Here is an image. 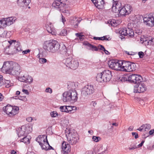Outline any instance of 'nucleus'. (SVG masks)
Here are the masks:
<instances>
[{"mask_svg": "<svg viewBox=\"0 0 154 154\" xmlns=\"http://www.w3.org/2000/svg\"><path fill=\"white\" fill-rule=\"evenodd\" d=\"M127 35L126 36L128 37H132L135 36V34L134 33L133 30L130 28H126V30Z\"/></svg>", "mask_w": 154, "mask_h": 154, "instance_id": "obj_30", "label": "nucleus"}, {"mask_svg": "<svg viewBox=\"0 0 154 154\" xmlns=\"http://www.w3.org/2000/svg\"><path fill=\"white\" fill-rule=\"evenodd\" d=\"M75 35L77 37H81L82 36H84V35L82 34V33H75Z\"/></svg>", "mask_w": 154, "mask_h": 154, "instance_id": "obj_59", "label": "nucleus"}, {"mask_svg": "<svg viewBox=\"0 0 154 154\" xmlns=\"http://www.w3.org/2000/svg\"><path fill=\"white\" fill-rule=\"evenodd\" d=\"M132 135L133 136H134V137L135 139H137L138 138V134L136 132H132Z\"/></svg>", "mask_w": 154, "mask_h": 154, "instance_id": "obj_52", "label": "nucleus"}, {"mask_svg": "<svg viewBox=\"0 0 154 154\" xmlns=\"http://www.w3.org/2000/svg\"><path fill=\"white\" fill-rule=\"evenodd\" d=\"M47 137H46L45 138V136L39 135L36 139V141L39 143V145L41 144L42 145V143L46 141L45 140Z\"/></svg>", "mask_w": 154, "mask_h": 154, "instance_id": "obj_29", "label": "nucleus"}, {"mask_svg": "<svg viewBox=\"0 0 154 154\" xmlns=\"http://www.w3.org/2000/svg\"><path fill=\"white\" fill-rule=\"evenodd\" d=\"M10 45H13L14 46V52L17 53L22 51L21 46L20 45V43L18 42H16V41L14 40H12L10 41H8Z\"/></svg>", "mask_w": 154, "mask_h": 154, "instance_id": "obj_15", "label": "nucleus"}, {"mask_svg": "<svg viewBox=\"0 0 154 154\" xmlns=\"http://www.w3.org/2000/svg\"><path fill=\"white\" fill-rule=\"evenodd\" d=\"M59 52L61 54H64L66 53L67 49L66 47L64 45L62 46L61 48L59 47Z\"/></svg>", "mask_w": 154, "mask_h": 154, "instance_id": "obj_36", "label": "nucleus"}, {"mask_svg": "<svg viewBox=\"0 0 154 154\" xmlns=\"http://www.w3.org/2000/svg\"><path fill=\"white\" fill-rule=\"evenodd\" d=\"M142 78L139 75L136 74H131L128 76V81L131 83L134 84H139L142 82Z\"/></svg>", "mask_w": 154, "mask_h": 154, "instance_id": "obj_11", "label": "nucleus"}, {"mask_svg": "<svg viewBox=\"0 0 154 154\" xmlns=\"http://www.w3.org/2000/svg\"><path fill=\"white\" fill-rule=\"evenodd\" d=\"M22 128L24 130L27 135L32 131V127L27 125L22 126Z\"/></svg>", "mask_w": 154, "mask_h": 154, "instance_id": "obj_31", "label": "nucleus"}, {"mask_svg": "<svg viewBox=\"0 0 154 154\" xmlns=\"http://www.w3.org/2000/svg\"><path fill=\"white\" fill-rule=\"evenodd\" d=\"M143 20L144 23L146 25L150 26L154 25V18L152 15L144 17Z\"/></svg>", "mask_w": 154, "mask_h": 154, "instance_id": "obj_17", "label": "nucleus"}, {"mask_svg": "<svg viewBox=\"0 0 154 154\" xmlns=\"http://www.w3.org/2000/svg\"><path fill=\"white\" fill-rule=\"evenodd\" d=\"M20 66L18 64L14 63V66L11 69V72L9 74L14 75H18L20 74Z\"/></svg>", "mask_w": 154, "mask_h": 154, "instance_id": "obj_16", "label": "nucleus"}, {"mask_svg": "<svg viewBox=\"0 0 154 154\" xmlns=\"http://www.w3.org/2000/svg\"><path fill=\"white\" fill-rule=\"evenodd\" d=\"M143 125L141 126L139 128L137 129V130L139 131H141L143 130H144V128H143Z\"/></svg>", "mask_w": 154, "mask_h": 154, "instance_id": "obj_62", "label": "nucleus"}, {"mask_svg": "<svg viewBox=\"0 0 154 154\" xmlns=\"http://www.w3.org/2000/svg\"><path fill=\"white\" fill-rule=\"evenodd\" d=\"M33 81L32 78L30 76H26V80L25 82L29 84L31 83Z\"/></svg>", "mask_w": 154, "mask_h": 154, "instance_id": "obj_39", "label": "nucleus"}, {"mask_svg": "<svg viewBox=\"0 0 154 154\" xmlns=\"http://www.w3.org/2000/svg\"><path fill=\"white\" fill-rule=\"evenodd\" d=\"M44 53V52H42V53H39L37 56V57H38L39 59L40 58H44L46 56V54H43Z\"/></svg>", "mask_w": 154, "mask_h": 154, "instance_id": "obj_45", "label": "nucleus"}, {"mask_svg": "<svg viewBox=\"0 0 154 154\" xmlns=\"http://www.w3.org/2000/svg\"><path fill=\"white\" fill-rule=\"evenodd\" d=\"M26 76L25 77L23 75V76H22L20 77H19L18 78V79L19 81L21 82H25V81L26 80Z\"/></svg>", "mask_w": 154, "mask_h": 154, "instance_id": "obj_49", "label": "nucleus"}, {"mask_svg": "<svg viewBox=\"0 0 154 154\" xmlns=\"http://www.w3.org/2000/svg\"><path fill=\"white\" fill-rule=\"evenodd\" d=\"M97 105V103L95 101H92L91 103V106H92L94 107H95Z\"/></svg>", "mask_w": 154, "mask_h": 154, "instance_id": "obj_60", "label": "nucleus"}, {"mask_svg": "<svg viewBox=\"0 0 154 154\" xmlns=\"http://www.w3.org/2000/svg\"><path fill=\"white\" fill-rule=\"evenodd\" d=\"M81 21V20H79L78 18L75 17H72V19H71V23L75 26V28H77L79 24Z\"/></svg>", "mask_w": 154, "mask_h": 154, "instance_id": "obj_28", "label": "nucleus"}, {"mask_svg": "<svg viewBox=\"0 0 154 154\" xmlns=\"http://www.w3.org/2000/svg\"><path fill=\"white\" fill-rule=\"evenodd\" d=\"M42 149L45 150L46 151L48 150V147H49V144L48 143L47 138H46V140L44 143L40 145Z\"/></svg>", "mask_w": 154, "mask_h": 154, "instance_id": "obj_32", "label": "nucleus"}, {"mask_svg": "<svg viewBox=\"0 0 154 154\" xmlns=\"http://www.w3.org/2000/svg\"><path fill=\"white\" fill-rule=\"evenodd\" d=\"M143 126L146 127V129L149 130L151 128V125L149 124H145L143 125Z\"/></svg>", "mask_w": 154, "mask_h": 154, "instance_id": "obj_51", "label": "nucleus"}, {"mask_svg": "<svg viewBox=\"0 0 154 154\" xmlns=\"http://www.w3.org/2000/svg\"><path fill=\"white\" fill-rule=\"evenodd\" d=\"M117 9V10H118V12L112 11L115 13H119L120 15L121 16L128 15L131 13L132 11V8L129 5H125L122 8L121 6H120V7H119Z\"/></svg>", "mask_w": 154, "mask_h": 154, "instance_id": "obj_7", "label": "nucleus"}, {"mask_svg": "<svg viewBox=\"0 0 154 154\" xmlns=\"http://www.w3.org/2000/svg\"><path fill=\"white\" fill-rule=\"evenodd\" d=\"M50 115L52 117L54 118L57 116L58 114L56 111H53L51 112Z\"/></svg>", "mask_w": 154, "mask_h": 154, "instance_id": "obj_44", "label": "nucleus"}, {"mask_svg": "<svg viewBox=\"0 0 154 154\" xmlns=\"http://www.w3.org/2000/svg\"><path fill=\"white\" fill-rule=\"evenodd\" d=\"M20 142H23L25 143H30L29 139L27 137V136L23 137L20 138Z\"/></svg>", "mask_w": 154, "mask_h": 154, "instance_id": "obj_34", "label": "nucleus"}, {"mask_svg": "<svg viewBox=\"0 0 154 154\" xmlns=\"http://www.w3.org/2000/svg\"><path fill=\"white\" fill-rule=\"evenodd\" d=\"M78 85L74 82H69L68 83L67 88L69 90H76L75 89L78 87Z\"/></svg>", "mask_w": 154, "mask_h": 154, "instance_id": "obj_26", "label": "nucleus"}, {"mask_svg": "<svg viewBox=\"0 0 154 154\" xmlns=\"http://www.w3.org/2000/svg\"><path fill=\"white\" fill-rule=\"evenodd\" d=\"M122 61L112 60H110L108 63L109 66L113 69L121 70Z\"/></svg>", "mask_w": 154, "mask_h": 154, "instance_id": "obj_6", "label": "nucleus"}, {"mask_svg": "<svg viewBox=\"0 0 154 154\" xmlns=\"http://www.w3.org/2000/svg\"><path fill=\"white\" fill-rule=\"evenodd\" d=\"M67 34V30L65 29L62 30L60 33V35L62 36L66 35Z\"/></svg>", "mask_w": 154, "mask_h": 154, "instance_id": "obj_43", "label": "nucleus"}, {"mask_svg": "<svg viewBox=\"0 0 154 154\" xmlns=\"http://www.w3.org/2000/svg\"><path fill=\"white\" fill-rule=\"evenodd\" d=\"M112 77L111 71L108 70H105L97 74L96 79L100 82H109Z\"/></svg>", "mask_w": 154, "mask_h": 154, "instance_id": "obj_3", "label": "nucleus"}, {"mask_svg": "<svg viewBox=\"0 0 154 154\" xmlns=\"http://www.w3.org/2000/svg\"><path fill=\"white\" fill-rule=\"evenodd\" d=\"M45 91L46 92H48L50 93H52V90L50 88H46V89L45 90Z\"/></svg>", "mask_w": 154, "mask_h": 154, "instance_id": "obj_55", "label": "nucleus"}, {"mask_svg": "<svg viewBox=\"0 0 154 154\" xmlns=\"http://www.w3.org/2000/svg\"><path fill=\"white\" fill-rule=\"evenodd\" d=\"M13 109L11 112L12 117L17 114L19 112V108L18 106H12Z\"/></svg>", "mask_w": 154, "mask_h": 154, "instance_id": "obj_33", "label": "nucleus"}, {"mask_svg": "<svg viewBox=\"0 0 154 154\" xmlns=\"http://www.w3.org/2000/svg\"><path fill=\"white\" fill-rule=\"evenodd\" d=\"M47 61V60L44 57L39 59V62L41 63H44L46 62Z\"/></svg>", "mask_w": 154, "mask_h": 154, "instance_id": "obj_50", "label": "nucleus"}, {"mask_svg": "<svg viewBox=\"0 0 154 154\" xmlns=\"http://www.w3.org/2000/svg\"><path fill=\"white\" fill-rule=\"evenodd\" d=\"M86 45L87 46L88 49L89 50L97 51L99 49H100L103 51L106 54H110L105 49L104 46L102 45H99L97 47L96 46L93 45L89 43H88Z\"/></svg>", "mask_w": 154, "mask_h": 154, "instance_id": "obj_12", "label": "nucleus"}, {"mask_svg": "<svg viewBox=\"0 0 154 154\" xmlns=\"http://www.w3.org/2000/svg\"><path fill=\"white\" fill-rule=\"evenodd\" d=\"M60 46V45L56 41H47L45 42L43 48L49 52L54 53L58 51Z\"/></svg>", "mask_w": 154, "mask_h": 154, "instance_id": "obj_2", "label": "nucleus"}, {"mask_svg": "<svg viewBox=\"0 0 154 154\" xmlns=\"http://www.w3.org/2000/svg\"><path fill=\"white\" fill-rule=\"evenodd\" d=\"M113 1L112 6V11H115L116 12H118V10H117V9L121 6V3L119 1V0H113Z\"/></svg>", "mask_w": 154, "mask_h": 154, "instance_id": "obj_20", "label": "nucleus"}, {"mask_svg": "<svg viewBox=\"0 0 154 154\" xmlns=\"http://www.w3.org/2000/svg\"><path fill=\"white\" fill-rule=\"evenodd\" d=\"M94 39L95 40H103V38L102 37H94Z\"/></svg>", "mask_w": 154, "mask_h": 154, "instance_id": "obj_56", "label": "nucleus"}, {"mask_svg": "<svg viewBox=\"0 0 154 154\" xmlns=\"http://www.w3.org/2000/svg\"><path fill=\"white\" fill-rule=\"evenodd\" d=\"M103 40H108L109 41L111 39L109 37L107 38V36H105L103 37Z\"/></svg>", "mask_w": 154, "mask_h": 154, "instance_id": "obj_53", "label": "nucleus"}, {"mask_svg": "<svg viewBox=\"0 0 154 154\" xmlns=\"http://www.w3.org/2000/svg\"><path fill=\"white\" fill-rule=\"evenodd\" d=\"M69 4V2L67 0H56L54 1L52 6L58 9L60 11H62V12L65 13L66 15H68L69 14V11L66 9L63 10V9H66V8H67Z\"/></svg>", "mask_w": 154, "mask_h": 154, "instance_id": "obj_1", "label": "nucleus"}, {"mask_svg": "<svg viewBox=\"0 0 154 154\" xmlns=\"http://www.w3.org/2000/svg\"><path fill=\"white\" fill-rule=\"evenodd\" d=\"M133 24H139L140 22V20L137 18V17H134L133 20Z\"/></svg>", "mask_w": 154, "mask_h": 154, "instance_id": "obj_46", "label": "nucleus"}, {"mask_svg": "<svg viewBox=\"0 0 154 154\" xmlns=\"http://www.w3.org/2000/svg\"><path fill=\"white\" fill-rule=\"evenodd\" d=\"M62 62L66 66L73 70L77 69L79 65L78 60L72 59V57H69L64 59Z\"/></svg>", "mask_w": 154, "mask_h": 154, "instance_id": "obj_4", "label": "nucleus"}, {"mask_svg": "<svg viewBox=\"0 0 154 154\" xmlns=\"http://www.w3.org/2000/svg\"><path fill=\"white\" fill-rule=\"evenodd\" d=\"M61 148L63 153H68L70 151V146L66 142L64 141L62 143Z\"/></svg>", "mask_w": 154, "mask_h": 154, "instance_id": "obj_19", "label": "nucleus"}, {"mask_svg": "<svg viewBox=\"0 0 154 154\" xmlns=\"http://www.w3.org/2000/svg\"><path fill=\"white\" fill-rule=\"evenodd\" d=\"M22 91L23 93L27 95H29V93L27 90L23 89Z\"/></svg>", "mask_w": 154, "mask_h": 154, "instance_id": "obj_58", "label": "nucleus"}, {"mask_svg": "<svg viewBox=\"0 0 154 154\" xmlns=\"http://www.w3.org/2000/svg\"><path fill=\"white\" fill-rule=\"evenodd\" d=\"M65 112H69L72 111L73 109V108H76L75 106H65Z\"/></svg>", "mask_w": 154, "mask_h": 154, "instance_id": "obj_38", "label": "nucleus"}, {"mask_svg": "<svg viewBox=\"0 0 154 154\" xmlns=\"http://www.w3.org/2000/svg\"><path fill=\"white\" fill-rule=\"evenodd\" d=\"M67 139L69 143L72 145L76 143L79 140L78 135L76 134H73L71 132H69L68 134H66Z\"/></svg>", "mask_w": 154, "mask_h": 154, "instance_id": "obj_9", "label": "nucleus"}, {"mask_svg": "<svg viewBox=\"0 0 154 154\" xmlns=\"http://www.w3.org/2000/svg\"><path fill=\"white\" fill-rule=\"evenodd\" d=\"M108 23L114 27H116L117 26V23H116L115 20H109L108 21Z\"/></svg>", "mask_w": 154, "mask_h": 154, "instance_id": "obj_41", "label": "nucleus"}, {"mask_svg": "<svg viewBox=\"0 0 154 154\" xmlns=\"http://www.w3.org/2000/svg\"><path fill=\"white\" fill-rule=\"evenodd\" d=\"M95 91V89L93 85H87L82 88V94L85 96H87L93 94Z\"/></svg>", "mask_w": 154, "mask_h": 154, "instance_id": "obj_10", "label": "nucleus"}, {"mask_svg": "<svg viewBox=\"0 0 154 154\" xmlns=\"http://www.w3.org/2000/svg\"><path fill=\"white\" fill-rule=\"evenodd\" d=\"M65 106H60V109L61 111L63 112H65Z\"/></svg>", "mask_w": 154, "mask_h": 154, "instance_id": "obj_54", "label": "nucleus"}, {"mask_svg": "<svg viewBox=\"0 0 154 154\" xmlns=\"http://www.w3.org/2000/svg\"><path fill=\"white\" fill-rule=\"evenodd\" d=\"M126 28H124L120 29L119 30V33L121 35H122L124 36H126L127 35V33H126Z\"/></svg>", "mask_w": 154, "mask_h": 154, "instance_id": "obj_40", "label": "nucleus"}, {"mask_svg": "<svg viewBox=\"0 0 154 154\" xmlns=\"http://www.w3.org/2000/svg\"><path fill=\"white\" fill-rule=\"evenodd\" d=\"M70 92V97L71 103H74L78 99L77 94L76 90H69Z\"/></svg>", "mask_w": 154, "mask_h": 154, "instance_id": "obj_21", "label": "nucleus"}, {"mask_svg": "<svg viewBox=\"0 0 154 154\" xmlns=\"http://www.w3.org/2000/svg\"><path fill=\"white\" fill-rule=\"evenodd\" d=\"M96 6L98 9H103L104 8V2L103 0H97L96 3H95Z\"/></svg>", "mask_w": 154, "mask_h": 154, "instance_id": "obj_27", "label": "nucleus"}, {"mask_svg": "<svg viewBox=\"0 0 154 154\" xmlns=\"http://www.w3.org/2000/svg\"><path fill=\"white\" fill-rule=\"evenodd\" d=\"M138 148L137 146H136L135 144H131L130 146V147H129V150H134L135 149Z\"/></svg>", "mask_w": 154, "mask_h": 154, "instance_id": "obj_48", "label": "nucleus"}, {"mask_svg": "<svg viewBox=\"0 0 154 154\" xmlns=\"http://www.w3.org/2000/svg\"><path fill=\"white\" fill-rule=\"evenodd\" d=\"M85 154H94V153L92 151H89L86 152Z\"/></svg>", "mask_w": 154, "mask_h": 154, "instance_id": "obj_64", "label": "nucleus"}, {"mask_svg": "<svg viewBox=\"0 0 154 154\" xmlns=\"http://www.w3.org/2000/svg\"><path fill=\"white\" fill-rule=\"evenodd\" d=\"M146 89V85L141 82L134 86V92L136 93L143 92L145 91Z\"/></svg>", "mask_w": 154, "mask_h": 154, "instance_id": "obj_13", "label": "nucleus"}, {"mask_svg": "<svg viewBox=\"0 0 154 154\" xmlns=\"http://www.w3.org/2000/svg\"><path fill=\"white\" fill-rule=\"evenodd\" d=\"M119 81L121 82H125L126 81H128V76L127 77L125 76L121 77L119 78Z\"/></svg>", "mask_w": 154, "mask_h": 154, "instance_id": "obj_42", "label": "nucleus"}, {"mask_svg": "<svg viewBox=\"0 0 154 154\" xmlns=\"http://www.w3.org/2000/svg\"><path fill=\"white\" fill-rule=\"evenodd\" d=\"M12 106L10 105H8L3 107V110L7 114L9 117H12L11 112L13 109Z\"/></svg>", "mask_w": 154, "mask_h": 154, "instance_id": "obj_23", "label": "nucleus"}, {"mask_svg": "<svg viewBox=\"0 0 154 154\" xmlns=\"http://www.w3.org/2000/svg\"><path fill=\"white\" fill-rule=\"evenodd\" d=\"M10 80L9 79H8L4 78L2 84L5 85V86L7 88H8L11 86L10 84Z\"/></svg>", "mask_w": 154, "mask_h": 154, "instance_id": "obj_35", "label": "nucleus"}, {"mask_svg": "<svg viewBox=\"0 0 154 154\" xmlns=\"http://www.w3.org/2000/svg\"><path fill=\"white\" fill-rule=\"evenodd\" d=\"M16 19L15 17L3 18L0 20V28H3L13 23Z\"/></svg>", "mask_w": 154, "mask_h": 154, "instance_id": "obj_8", "label": "nucleus"}, {"mask_svg": "<svg viewBox=\"0 0 154 154\" xmlns=\"http://www.w3.org/2000/svg\"><path fill=\"white\" fill-rule=\"evenodd\" d=\"M14 63L12 61H6L4 63L2 69L3 70L9 74L11 72V69L13 68Z\"/></svg>", "mask_w": 154, "mask_h": 154, "instance_id": "obj_14", "label": "nucleus"}, {"mask_svg": "<svg viewBox=\"0 0 154 154\" xmlns=\"http://www.w3.org/2000/svg\"><path fill=\"white\" fill-rule=\"evenodd\" d=\"M145 43L148 45H154V38H151L150 39L146 40L145 41Z\"/></svg>", "mask_w": 154, "mask_h": 154, "instance_id": "obj_37", "label": "nucleus"}, {"mask_svg": "<svg viewBox=\"0 0 154 154\" xmlns=\"http://www.w3.org/2000/svg\"><path fill=\"white\" fill-rule=\"evenodd\" d=\"M61 16L62 17V21L63 24H64V22L66 21V20L65 19V17L62 15V14H61Z\"/></svg>", "mask_w": 154, "mask_h": 154, "instance_id": "obj_61", "label": "nucleus"}, {"mask_svg": "<svg viewBox=\"0 0 154 154\" xmlns=\"http://www.w3.org/2000/svg\"><path fill=\"white\" fill-rule=\"evenodd\" d=\"M138 55L140 58H142L143 57L144 54L143 52L142 51L139 52L138 53Z\"/></svg>", "mask_w": 154, "mask_h": 154, "instance_id": "obj_57", "label": "nucleus"}, {"mask_svg": "<svg viewBox=\"0 0 154 154\" xmlns=\"http://www.w3.org/2000/svg\"><path fill=\"white\" fill-rule=\"evenodd\" d=\"M92 139L94 141L97 142L100 140L101 138L99 137L93 136L92 137Z\"/></svg>", "mask_w": 154, "mask_h": 154, "instance_id": "obj_47", "label": "nucleus"}, {"mask_svg": "<svg viewBox=\"0 0 154 154\" xmlns=\"http://www.w3.org/2000/svg\"><path fill=\"white\" fill-rule=\"evenodd\" d=\"M135 63L128 61H123L122 62L121 71L125 72H132L136 69Z\"/></svg>", "mask_w": 154, "mask_h": 154, "instance_id": "obj_5", "label": "nucleus"}, {"mask_svg": "<svg viewBox=\"0 0 154 154\" xmlns=\"http://www.w3.org/2000/svg\"><path fill=\"white\" fill-rule=\"evenodd\" d=\"M17 134L19 138H21L25 136H27L24 130L22 128V126L21 127L19 128L17 130Z\"/></svg>", "mask_w": 154, "mask_h": 154, "instance_id": "obj_24", "label": "nucleus"}, {"mask_svg": "<svg viewBox=\"0 0 154 154\" xmlns=\"http://www.w3.org/2000/svg\"><path fill=\"white\" fill-rule=\"evenodd\" d=\"M46 29L49 33L51 34L52 35L55 34V30L51 23H48L46 24Z\"/></svg>", "mask_w": 154, "mask_h": 154, "instance_id": "obj_22", "label": "nucleus"}, {"mask_svg": "<svg viewBox=\"0 0 154 154\" xmlns=\"http://www.w3.org/2000/svg\"><path fill=\"white\" fill-rule=\"evenodd\" d=\"M30 0H18V3L21 7H27L30 3Z\"/></svg>", "mask_w": 154, "mask_h": 154, "instance_id": "obj_25", "label": "nucleus"}, {"mask_svg": "<svg viewBox=\"0 0 154 154\" xmlns=\"http://www.w3.org/2000/svg\"><path fill=\"white\" fill-rule=\"evenodd\" d=\"M149 134L150 135H154V130H152L149 131Z\"/></svg>", "mask_w": 154, "mask_h": 154, "instance_id": "obj_63", "label": "nucleus"}, {"mask_svg": "<svg viewBox=\"0 0 154 154\" xmlns=\"http://www.w3.org/2000/svg\"><path fill=\"white\" fill-rule=\"evenodd\" d=\"M70 92L69 91V90L66 91L64 92L62 94L63 97L62 99L63 102H71V97H70Z\"/></svg>", "mask_w": 154, "mask_h": 154, "instance_id": "obj_18", "label": "nucleus"}]
</instances>
